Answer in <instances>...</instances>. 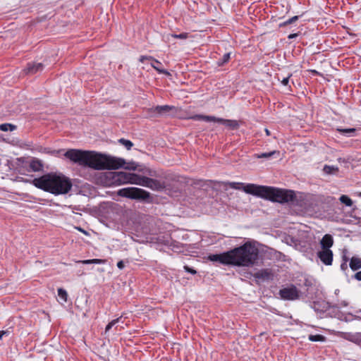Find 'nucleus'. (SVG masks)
Segmentation results:
<instances>
[{"instance_id": "nucleus-45", "label": "nucleus", "mask_w": 361, "mask_h": 361, "mask_svg": "<svg viewBox=\"0 0 361 361\" xmlns=\"http://www.w3.org/2000/svg\"><path fill=\"white\" fill-rule=\"evenodd\" d=\"M264 131H265V133H266V135H268V136H269V135H271L270 131H269L267 128H265V129H264Z\"/></svg>"}, {"instance_id": "nucleus-44", "label": "nucleus", "mask_w": 361, "mask_h": 361, "mask_svg": "<svg viewBox=\"0 0 361 361\" xmlns=\"http://www.w3.org/2000/svg\"><path fill=\"white\" fill-rule=\"evenodd\" d=\"M298 36V33H293L288 35V39H294Z\"/></svg>"}, {"instance_id": "nucleus-33", "label": "nucleus", "mask_w": 361, "mask_h": 361, "mask_svg": "<svg viewBox=\"0 0 361 361\" xmlns=\"http://www.w3.org/2000/svg\"><path fill=\"white\" fill-rule=\"evenodd\" d=\"M59 297L64 302L67 301L68 294L66 290L60 288L58 289Z\"/></svg>"}, {"instance_id": "nucleus-2", "label": "nucleus", "mask_w": 361, "mask_h": 361, "mask_svg": "<svg viewBox=\"0 0 361 361\" xmlns=\"http://www.w3.org/2000/svg\"><path fill=\"white\" fill-rule=\"evenodd\" d=\"M30 183L36 188L54 195L67 194L73 186L71 179L61 173H48L32 179Z\"/></svg>"}, {"instance_id": "nucleus-9", "label": "nucleus", "mask_w": 361, "mask_h": 361, "mask_svg": "<svg viewBox=\"0 0 361 361\" xmlns=\"http://www.w3.org/2000/svg\"><path fill=\"white\" fill-rule=\"evenodd\" d=\"M317 256L325 265L329 266L333 262V252L331 250H322L318 251Z\"/></svg>"}, {"instance_id": "nucleus-3", "label": "nucleus", "mask_w": 361, "mask_h": 361, "mask_svg": "<svg viewBox=\"0 0 361 361\" xmlns=\"http://www.w3.org/2000/svg\"><path fill=\"white\" fill-rule=\"evenodd\" d=\"M259 249L253 242L247 241L242 245L230 250L233 266L250 267L258 263Z\"/></svg>"}, {"instance_id": "nucleus-29", "label": "nucleus", "mask_w": 361, "mask_h": 361, "mask_svg": "<svg viewBox=\"0 0 361 361\" xmlns=\"http://www.w3.org/2000/svg\"><path fill=\"white\" fill-rule=\"evenodd\" d=\"M323 171L327 174H332L338 171V168L334 166L325 165Z\"/></svg>"}, {"instance_id": "nucleus-47", "label": "nucleus", "mask_w": 361, "mask_h": 361, "mask_svg": "<svg viewBox=\"0 0 361 361\" xmlns=\"http://www.w3.org/2000/svg\"><path fill=\"white\" fill-rule=\"evenodd\" d=\"M51 153L52 154L56 155V154H57L59 153V151H55V150H54V151H52Z\"/></svg>"}, {"instance_id": "nucleus-41", "label": "nucleus", "mask_w": 361, "mask_h": 361, "mask_svg": "<svg viewBox=\"0 0 361 361\" xmlns=\"http://www.w3.org/2000/svg\"><path fill=\"white\" fill-rule=\"evenodd\" d=\"M125 267V264H124V262L121 260L119 262H118L117 263V267L119 269H123Z\"/></svg>"}, {"instance_id": "nucleus-17", "label": "nucleus", "mask_w": 361, "mask_h": 361, "mask_svg": "<svg viewBox=\"0 0 361 361\" xmlns=\"http://www.w3.org/2000/svg\"><path fill=\"white\" fill-rule=\"evenodd\" d=\"M135 179L133 180V184L139 185L143 187H147L148 185V181L149 178L140 176L138 174H135Z\"/></svg>"}, {"instance_id": "nucleus-37", "label": "nucleus", "mask_w": 361, "mask_h": 361, "mask_svg": "<svg viewBox=\"0 0 361 361\" xmlns=\"http://www.w3.org/2000/svg\"><path fill=\"white\" fill-rule=\"evenodd\" d=\"M292 76V74H289L287 77H285L283 78L282 80H281V83L285 85V86H287L289 83V78Z\"/></svg>"}, {"instance_id": "nucleus-1", "label": "nucleus", "mask_w": 361, "mask_h": 361, "mask_svg": "<svg viewBox=\"0 0 361 361\" xmlns=\"http://www.w3.org/2000/svg\"><path fill=\"white\" fill-rule=\"evenodd\" d=\"M64 156L79 166L91 168L94 170H111L119 168L133 171L137 169V164L133 161L126 163L124 159L94 151L70 149L65 152Z\"/></svg>"}, {"instance_id": "nucleus-18", "label": "nucleus", "mask_w": 361, "mask_h": 361, "mask_svg": "<svg viewBox=\"0 0 361 361\" xmlns=\"http://www.w3.org/2000/svg\"><path fill=\"white\" fill-rule=\"evenodd\" d=\"M328 304L325 302H314L311 307L317 312H324L328 308Z\"/></svg>"}, {"instance_id": "nucleus-35", "label": "nucleus", "mask_w": 361, "mask_h": 361, "mask_svg": "<svg viewBox=\"0 0 361 361\" xmlns=\"http://www.w3.org/2000/svg\"><path fill=\"white\" fill-rule=\"evenodd\" d=\"M348 261V258L345 256L343 257V262L341 264V269L343 271H345L348 269L347 262Z\"/></svg>"}, {"instance_id": "nucleus-21", "label": "nucleus", "mask_w": 361, "mask_h": 361, "mask_svg": "<svg viewBox=\"0 0 361 361\" xmlns=\"http://www.w3.org/2000/svg\"><path fill=\"white\" fill-rule=\"evenodd\" d=\"M274 154H279V152L276 150H274L269 152H264L260 154H255V157L258 159H270L271 157H273Z\"/></svg>"}, {"instance_id": "nucleus-24", "label": "nucleus", "mask_w": 361, "mask_h": 361, "mask_svg": "<svg viewBox=\"0 0 361 361\" xmlns=\"http://www.w3.org/2000/svg\"><path fill=\"white\" fill-rule=\"evenodd\" d=\"M81 263L87 264H104L106 262L105 259H86L80 261Z\"/></svg>"}, {"instance_id": "nucleus-7", "label": "nucleus", "mask_w": 361, "mask_h": 361, "mask_svg": "<svg viewBox=\"0 0 361 361\" xmlns=\"http://www.w3.org/2000/svg\"><path fill=\"white\" fill-rule=\"evenodd\" d=\"M207 259L213 262H219L224 265H231L230 250L220 254L209 255Z\"/></svg>"}, {"instance_id": "nucleus-28", "label": "nucleus", "mask_w": 361, "mask_h": 361, "mask_svg": "<svg viewBox=\"0 0 361 361\" xmlns=\"http://www.w3.org/2000/svg\"><path fill=\"white\" fill-rule=\"evenodd\" d=\"M309 340L311 341L317 342V341H324L326 340V338L321 334H316V335H310L308 337Z\"/></svg>"}, {"instance_id": "nucleus-12", "label": "nucleus", "mask_w": 361, "mask_h": 361, "mask_svg": "<svg viewBox=\"0 0 361 361\" xmlns=\"http://www.w3.org/2000/svg\"><path fill=\"white\" fill-rule=\"evenodd\" d=\"M171 111H176V109L174 106L169 105H163V106H157L154 109V111L157 114L164 115L169 114Z\"/></svg>"}, {"instance_id": "nucleus-25", "label": "nucleus", "mask_w": 361, "mask_h": 361, "mask_svg": "<svg viewBox=\"0 0 361 361\" xmlns=\"http://www.w3.org/2000/svg\"><path fill=\"white\" fill-rule=\"evenodd\" d=\"M230 56H231V54L230 53H226L225 54L223 55L222 58L219 59L218 61H217V65L219 66H224L225 63H226L229 59H230Z\"/></svg>"}, {"instance_id": "nucleus-5", "label": "nucleus", "mask_w": 361, "mask_h": 361, "mask_svg": "<svg viewBox=\"0 0 361 361\" xmlns=\"http://www.w3.org/2000/svg\"><path fill=\"white\" fill-rule=\"evenodd\" d=\"M118 195L121 197L146 203H151L153 200L149 192L139 188L130 187L122 188L118 191Z\"/></svg>"}, {"instance_id": "nucleus-34", "label": "nucleus", "mask_w": 361, "mask_h": 361, "mask_svg": "<svg viewBox=\"0 0 361 361\" xmlns=\"http://www.w3.org/2000/svg\"><path fill=\"white\" fill-rule=\"evenodd\" d=\"M172 37L176 39H187L188 37V34L187 32H183L179 35H172Z\"/></svg>"}, {"instance_id": "nucleus-6", "label": "nucleus", "mask_w": 361, "mask_h": 361, "mask_svg": "<svg viewBox=\"0 0 361 361\" xmlns=\"http://www.w3.org/2000/svg\"><path fill=\"white\" fill-rule=\"evenodd\" d=\"M279 294L281 298L284 300H296L300 299L301 296V292L293 284L281 288Z\"/></svg>"}, {"instance_id": "nucleus-20", "label": "nucleus", "mask_w": 361, "mask_h": 361, "mask_svg": "<svg viewBox=\"0 0 361 361\" xmlns=\"http://www.w3.org/2000/svg\"><path fill=\"white\" fill-rule=\"evenodd\" d=\"M349 266L353 271L361 269V258L357 257H353L350 259Z\"/></svg>"}, {"instance_id": "nucleus-8", "label": "nucleus", "mask_w": 361, "mask_h": 361, "mask_svg": "<svg viewBox=\"0 0 361 361\" xmlns=\"http://www.w3.org/2000/svg\"><path fill=\"white\" fill-rule=\"evenodd\" d=\"M136 173H127L124 171L116 172L114 176V179L116 182H118L120 184L123 183H131L135 179Z\"/></svg>"}, {"instance_id": "nucleus-36", "label": "nucleus", "mask_w": 361, "mask_h": 361, "mask_svg": "<svg viewBox=\"0 0 361 361\" xmlns=\"http://www.w3.org/2000/svg\"><path fill=\"white\" fill-rule=\"evenodd\" d=\"M152 67H153L155 70H157L159 73H164V74H166V75H169V73L167 71L159 68V67L158 66V65H156V66H155V65L152 64Z\"/></svg>"}, {"instance_id": "nucleus-22", "label": "nucleus", "mask_w": 361, "mask_h": 361, "mask_svg": "<svg viewBox=\"0 0 361 361\" xmlns=\"http://www.w3.org/2000/svg\"><path fill=\"white\" fill-rule=\"evenodd\" d=\"M269 276H270V272L267 269H262L260 271H258L255 274V278L262 279H269Z\"/></svg>"}, {"instance_id": "nucleus-26", "label": "nucleus", "mask_w": 361, "mask_h": 361, "mask_svg": "<svg viewBox=\"0 0 361 361\" xmlns=\"http://www.w3.org/2000/svg\"><path fill=\"white\" fill-rule=\"evenodd\" d=\"M339 200L341 201V203L345 204L348 207H351L353 203L352 200L345 195H342L340 197Z\"/></svg>"}, {"instance_id": "nucleus-10", "label": "nucleus", "mask_w": 361, "mask_h": 361, "mask_svg": "<svg viewBox=\"0 0 361 361\" xmlns=\"http://www.w3.org/2000/svg\"><path fill=\"white\" fill-rule=\"evenodd\" d=\"M43 69L44 65L42 63H30L25 69V72L26 74L34 75Z\"/></svg>"}, {"instance_id": "nucleus-16", "label": "nucleus", "mask_w": 361, "mask_h": 361, "mask_svg": "<svg viewBox=\"0 0 361 361\" xmlns=\"http://www.w3.org/2000/svg\"><path fill=\"white\" fill-rule=\"evenodd\" d=\"M219 123L225 125L231 130H237L240 127L239 123L236 120L224 119L221 118V119L219 120Z\"/></svg>"}, {"instance_id": "nucleus-49", "label": "nucleus", "mask_w": 361, "mask_h": 361, "mask_svg": "<svg viewBox=\"0 0 361 361\" xmlns=\"http://www.w3.org/2000/svg\"><path fill=\"white\" fill-rule=\"evenodd\" d=\"M360 196H361V193L360 194Z\"/></svg>"}, {"instance_id": "nucleus-19", "label": "nucleus", "mask_w": 361, "mask_h": 361, "mask_svg": "<svg viewBox=\"0 0 361 361\" xmlns=\"http://www.w3.org/2000/svg\"><path fill=\"white\" fill-rule=\"evenodd\" d=\"M30 167L32 171L38 172L43 170L42 161L37 159H33L30 163Z\"/></svg>"}, {"instance_id": "nucleus-4", "label": "nucleus", "mask_w": 361, "mask_h": 361, "mask_svg": "<svg viewBox=\"0 0 361 361\" xmlns=\"http://www.w3.org/2000/svg\"><path fill=\"white\" fill-rule=\"evenodd\" d=\"M247 190L252 195L268 200L273 202L287 203L295 199V194L293 190L280 189L265 185H250Z\"/></svg>"}, {"instance_id": "nucleus-23", "label": "nucleus", "mask_w": 361, "mask_h": 361, "mask_svg": "<svg viewBox=\"0 0 361 361\" xmlns=\"http://www.w3.org/2000/svg\"><path fill=\"white\" fill-rule=\"evenodd\" d=\"M337 130L343 135L353 136L356 130L355 128H338Z\"/></svg>"}, {"instance_id": "nucleus-13", "label": "nucleus", "mask_w": 361, "mask_h": 361, "mask_svg": "<svg viewBox=\"0 0 361 361\" xmlns=\"http://www.w3.org/2000/svg\"><path fill=\"white\" fill-rule=\"evenodd\" d=\"M147 188L153 190L159 191L163 190L165 188V186L164 183L161 182L160 180L149 178Z\"/></svg>"}, {"instance_id": "nucleus-11", "label": "nucleus", "mask_w": 361, "mask_h": 361, "mask_svg": "<svg viewBox=\"0 0 361 361\" xmlns=\"http://www.w3.org/2000/svg\"><path fill=\"white\" fill-rule=\"evenodd\" d=\"M334 244V239L331 235L325 234L320 240L322 250H330Z\"/></svg>"}, {"instance_id": "nucleus-27", "label": "nucleus", "mask_w": 361, "mask_h": 361, "mask_svg": "<svg viewBox=\"0 0 361 361\" xmlns=\"http://www.w3.org/2000/svg\"><path fill=\"white\" fill-rule=\"evenodd\" d=\"M16 129V126L11 123H3L0 125V130L2 131H13Z\"/></svg>"}, {"instance_id": "nucleus-46", "label": "nucleus", "mask_w": 361, "mask_h": 361, "mask_svg": "<svg viewBox=\"0 0 361 361\" xmlns=\"http://www.w3.org/2000/svg\"><path fill=\"white\" fill-rule=\"evenodd\" d=\"M305 286H310V282L307 279H306L305 282Z\"/></svg>"}, {"instance_id": "nucleus-31", "label": "nucleus", "mask_w": 361, "mask_h": 361, "mask_svg": "<svg viewBox=\"0 0 361 361\" xmlns=\"http://www.w3.org/2000/svg\"><path fill=\"white\" fill-rule=\"evenodd\" d=\"M122 316L110 322L105 328V333H107L115 324L121 321Z\"/></svg>"}, {"instance_id": "nucleus-38", "label": "nucleus", "mask_w": 361, "mask_h": 361, "mask_svg": "<svg viewBox=\"0 0 361 361\" xmlns=\"http://www.w3.org/2000/svg\"><path fill=\"white\" fill-rule=\"evenodd\" d=\"M11 334L9 330L0 331V339H3L4 336H8Z\"/></svg>"}, {"instance_id": "nucleus-48", "label": "nucleus", "mask_w": 361, "mask_h": 361, "mask_svg": "<svg viewBox=\"0 0 361 361\" xmlns=\"http://www.w3.org/2000/svg\"><path fill=\"white\" fill-rule=\"evenodd\" d=\"M154 61L157 65H159V66L161 65V63L159 61H158L157 60H154Z\"/></svg>"}, {"instance_id": "nucleus-15", "label": "nucleus", "mask_w": 361, "mask_h": 361, "mask_svg": "<svg viewBox=\"0 0 361 361\" xmlns=\"http://www.w3.org/2000/svg\"><path fill=\"white\" fill-rule=\"evenodd\" d=\"M228 184L231 188L243 190L245 193L250 194V195H251V193L247 192V187L250 186V185H257L256 184H254V183L244 184L243 183H237V182H231V183H229Z\"/></svg>"}, {"instance_id": "nucleus-43", "label": "nucleus", "mask_w": 361, "mask_h": 361, "mask_svg": "<svg viewBox=\"0 0 361 361\" xmlns=\"http://www.w3.org/2000/svg\"><path fill=\"white\" fill-rule=\"evenodd\" d=\"M355 278L357 280V281H361V271L357 272L355 274Z\"/></svg>"}, {"instance_id": "nucleus-30", "label": "nucleus", "mask_w": 361, "mask_h": 361, "mask_svg": "<svg viewBox=\"0 0 361 361\" xmlns=\"http://www.w3.org/2000/svg\"><path fill=\"white\" fill-rule=\"evenodd\" d=\"M118 142L123 145L128 150L130 149L133 146V143L130 140L124 138L119 139Z\"/></svg>"}, {"instance_id": "nucleus-14", "label": "nucleus", "mask_w": 361, "mask_h": 361, "mask_svg": "<svg viewBox=\"0 0 361 361\" xmlns=\"http://www.w3.org/2000/svg\"><path fill=\"white\" fill-rule=\"evenodd\" d=\"M192 120L195 121H204L207 122H217L219 123V120L221 119V118H217L213 116H205V115H200V114H196L193 116L191 118Z\"/></svg>"}, {"instance_id": "nucleus-40", "label": "nucleus", "mask_w": 361, "mask_h": 361, "mask_svg": "<svg viewBox=\"0 0 361 361\" xmlns=\"http://www.w3.org/2000/svg\"><path fill=\"white\" fill-rule=\"evenodd\" d=\"M151 61L153 60V58L152 56H141L140 58V61L143 63L145 61Z\"/></svg>"}, {"instance_id": "nucleus-32", "label": "nucleus", "mask_w": 361, "mask_h": 361, "mask_svg": "<svg viewBox=\"0 0 361 361\" xmlns=\"http://www.w3.org/2000/svg\"><path fill=\"white\" fill-rule=\"evenodd\" d=\"M298 18H299V16H295L289 18L288 20H287L280 23L279 24V27H284V26H286L288 25L292 24V23H295L296 20H298Z\"/></svg>"}, {"instance_id": "nucleus-39", "label": "nucleus", "mask_w": 361, "mask_h": 361, "mask_svg": "<svg viewBox=\"0 0 361 361\" xmlns=\"http://www.w3.org/2000/svg\"><path fill=\"white\" fill-rule=\"evenodd\" d=\"M184 269H185L187 272L190 273V274H195L197 273V271H196L195 269H192V268H191V267H189L188 266H185V267H184Z\"/></svg>"}, {"instance_id": "nucleus-42", "label": "nucleus", "mask_w": 361, "mask_h": 361, "mask_svg": "<svg viewBox=\"0 0 361 361\" xmlns=\"http://www.w3.org/2000/svg\"><path fill=\"white\" fill-rule=\"evenodd\" d=\"M356 313L357 314L355 315V319L361 320V310H357Z\"/></svg>"}]
</instances>
